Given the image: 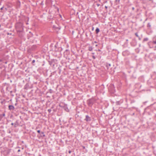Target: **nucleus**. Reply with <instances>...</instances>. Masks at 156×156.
I'll return each instance as SVG.
<instances>
[{
	"label": "nucleus",
	"instance_id": "nucleus-37",
	"mask_svg": "<svg viewBox=\"0 0 156 156\" xmlns=\"http://www.w3.org/2000/svg\"><path fill=\"white\" fill-rule=\"evenodd\" d=\"M5 11L7 10V9L6 8H5Z\"/></svg>",
	"mask_w": 156,
	"mask_h": 156
},
{
	"label": "nucleus",
	"instance_id": "nucleus-24",
	"mask_svg": "<svg viewBox=\"0 0 156 156\" xmlns=\"http://www.w3.org/2000/svg\"><path fill=\"white\" fill-rule=\"evenodd\" d=\"M119 1H120V0H115V2H118V3H119Z\"/></svg>",
	"mask_w": 156,
	"mask_h": 156
},
{
	"label": "nucleus",
	"instance_id": "nucleus-4",
	"mask_svg": "<svg viewBox=\"0 0 156 156\" xmlns=\"http://www.w3.org/2000/svg\"><path fill=\"white\" fill-rule=\"evenodd\" d=\"M37 48V47L36 45H33L29 48L28 51H34L36 50Z\"/></svg>",
	"mask_w": 156,
	"mask_h": 156
},
{
	"label": "nucleus",
	"instance_id": "nucleus-11",
	"mask_svg": "<svg viewBox=\"0 0 156 156\" xmlns=\"http://www.w3.org/2000/svg\"><path fill=\"white\" fill-rule=\"evenodd\" d=\"M147 27L149 29H151V24L150 23H148L147 25Z\"/></svg>",
	"mask_w": 156,
	"mask_h": 156
},
{
	"label": "nucleus",
	"instance_id": "nucleus-6",
	"mask_svg": "<svg viewBox=\"0 0 156 156\" xmlns=\"http://www.w3.org/2000/svg\"><path fill=\"white\" fill-rule=\"evenodd\" d=\"M9 109L10 111H13L14 110L15 108L12 105H9L8 106Z\"/></svg>",
	"mask_w": 156,
	"mask_h": 156
},
{
	"label": "nucleus",
	"instance_id": "nucleus-1",
	"mask_svg": "<svg viewBox=\"0 0 156 156\" xmlns=\"http://www.w3.org/2000/svg\"><path fill=\"white\" fill-rule=\"evenodd\" d=\"M15 28L18 32H21L23 30V24L22 23L18 22L15 24Z\"/></svg>",
	"mask_w": 156,
	"mask_h": 156
},
{
	"label": "nucleus",
	"instance_id": "nucleus-7",
	"mask_svg": "<svg viewBox=\"0 0 156 156\" xmlns=\"http://www.w3.org/2000/svg\"><path fill=\"white\" fill-rule=\"evenodd\" d=\"M53 28L54 30H55L56 31H58L60 30L61 28L59 27H55V26H53Z\"/></svg>",
	"mask_w": 156,
	"mask_h": 156
},
{
	"label": "nucleus",
	"instance_id": "nucleus-52",
	"mask_svg": "<svg viewBox=\"0 0 156 156\" xmlns=\"http://www.w3.org/2000/svg\"><path fill=\"white\" fill-rule=\"evenodd\" d=\"M60 17H61V15H60Z\"/></svg>",
	"mask_w": 156,
	"mask_h": 156
},
{
	"label": "nucleus",
	"instance_id": "nucleus-26",
	"mask_svg": "<svg viewBox=\"0 0 156 156\" xmlns=\"http://www.w3.org/2000/svg\"><path fill=\"white\" fill-rule=\"evenodd\" d=\"M48 111L49 113H50L51 110V109H48Z\"/></svg>",
	"mask_w": 156,
	"mask_h": 156
},
{
	"label": "nucleus",
	"instance_id": "nucleus-28",
	"mask_svg": "<svg viewBox=\"0 0 156 156\" xmlns=\"http://www.w3.org/2000/svg\"><path fill=\"white\" fill-rule=\"evenodd\" d=\"M92 57L94 59H95L96 58L95 56L94 55H93L92 56Z\"/></svg>",
	"mask_w": 156,
	"mask_h": 156
},
{
	"label": "nucleus",
	"instance_id": "nucleus-45",
	"mask_svg": "<svg viewBox=\"0 0 156 156\" xmlns=\"http://www.w3.org/2000/svg\"><path fill=\"white\" fill-rule=\"evenodd\" d=\"M2 60L1 59H0V62H2Z\"/></svg>",
	"mask_w": 156,
	"mask_h": 156
},
{
	"label": "nucleus",
	"instance_id": "nucleus-32",
	"mask_svg": "<svg viewBox=\"0 0 156 156\" xmlns=\"http://www.w3.org/2000/svg\"><path fill=\"white\" fill-rule=\"evenodd\" d=\"M134 9H135V8H134V7H133L132 8V9L133 10H134Z\"/></svg>",
	"mask_w": 156,
	"mask_h": 156
},
{
	"label": "nucleus",
	"instance_id": "nucleus-46",
	"mask_svg": "<svg viewBox=\"0 0 156 156\" xmlns=\"http://www.w3.org/2000/svg\"><path fill=\"white\" fill-rule=\"evenodd\" d=\"M98 46V45H97V44H96V45H95V46Z\"/></svg>",
	"mask_w": 156,
	"mask_h": 156
},
{
	"label": "nucleus",
	"instance_id": "nucleus-8",
	"mask_svg": "<svg viewBox=\"0 0 156 156\" xmlns=\"http://www.w3.org/2000/svg\"><path fill=\"white\" fill-rule=\"evenodd\" d=\"M123 101L122 99L121 100L119 101H117L116 102V105H119L121 104L123 102Z\"/></svg>",
	"mask_w": 156,
	"mask_h": 156
},
{
	"label": "nucleus",
	"instance_id": "nucleus-44",
	"mask_svg": "<svg viewBox=\"0 0 156 156\" xmlns=\"http://www.w3.org/2000/svg\"><path fill=\"white\" fill-rule=\"evenodd\" d=\"M17 103H16V104H15V105H17Z\"/></svg>",
	"mask_w": 156,
	"mask_h": 156
},
{
	"label": "nucleus",
	"instance_id": "nucleus-53",
	"mask_svg": "<svg viewBox=\"0 0 156 156\" xmlns=\"http://www.w3.org/2000/svg\"><path fill=\"white\" fill-rule=\"evenodd\" d=\"M1 119L0 118V120H1Z\"/></svg>",
	"mask_w": 156,
	"mask_h": 156
},
{
	"label": "nucleus",
	"instance_id": "nucleus-5",
	"mask_svg": "<svg viewBox=\"0 0 156 156\" xmlns=\"http://www.w3.org/2000/svg\"><path fill=\"white\" fill-rule=\"evenodd\" d=\"M84 120L86 121L87 122L90 121L91 120V118L88 115H86V118L84 119Z\"/></svg>",
	"mask_w": 156,
	"mask_h": 156
},
{
	"label": "nucleus",
	"instance_id": "nucleus-30",
	"mask_svg": "<svg viewBox=\"0 0 156 156\" xmlns=\"http://www.w3.org/2000/svg\"><path fill=\"white\" fill-rule=\"evenodd\" d=\"M35 62V60H33L32 61V63H34Z\"/></svg>",
	"mask_w": 156,
	"mask_h": 156
},
{
	"label": "nucleus",
	"instance_id": "nucleus-10",
	"mask_svg": "<svg viewBox=\"0 0 156 156\" xmlns=\"http://www.w3.org/2000/svg\"><path fill=\"white\" fill-rule=\"evenodd\" d=\"M95 32L96 34H98L100 32L99 29L98 28H97Z\"/></svg>",
	"mask_w": 156,
	"mask_h": 156
},
{
	"label": "nucleus",
	"instance_id": "nucleus-50",
	"mask_svg": "<svg viewBox=\"0 0 156 156\" xmlns=\"http://www.w3.org/2000/svg\"><path fill=\"white\" fill-rule=\"evenodd\" d=\"M7 34H8H8H9V33H7Z\"/></svg>",
	"mask_w": 156,
	"mask_h": 156
},
{
	"label": "nucleus",
	"instance_id": "nucleus-47",
	"mask_svg": "<svg viewBox=\"0 0 156 156\" xmlns=\"http://www.w3.org/2000/svg\"><path fill=\"white\" fill-rule=\"evenodd\" d=\"M1 12H3V11H2Z\"/></svg>",
	"mask_w": 156,
	"mask_h": 156
},
{
	"label": "nucleus",
	"instance_id": "nucleus-2",
	"mask_svg": "<svg viewBox=\"0 0 156 156\" xmlns=\"http://www.w3.org/2000/svg\"><path fill=\"white\" fill-rule=\"evenodd\" d=\"M96 101V99L94 98L93 97L88 99L87 101V103L89 107L91 108Z\"/></svg>",
	"mask_w": 156,
	"mask_h": 156
},
{
	"label": "nucleus",
	"instance_id": "nucleus-23",
	"mask_svg": "<svg viewBox=\"0 0 156 156\" xmlns=\"http://www.w3.org/2000/svg\"><path fill=\"white\" fill-rule=\"evenodd\" d=\"M5 102V100H3V101H2L1 102V103L2 104H3V103H4Z\"/></svg>",
	"mask_w": 156,
	"mask_h": 156
},
{
	"label": "nucleus",
	"instance_id": "nucleus-18",
	"mask_svg": "<svg viewBox=\"0 0 156 156\" xmlns=\"http://www.w3.org/2000/svg\"><path fill=\"white\" fill-rule=\"evenodd\" d=\"M148 40V39L147 38H145L143 40V42H144L145 41H147Z\"/></svg>",
	"mask_w": 156,
	"mask_h": 156
},
{
	"label": "nucleus",
	"instance_id": "nucleus-31",
	"mask_svg": "<svg viewBox=\"0 0 156 156\" xmlns=\"http://www.w3.org/2000/svg\"><path fill=\"white\" fill-rule=\"evenodd\" d=\"M68 152L69 154H70L71 152V151L70 150H69V151H68Z\"/></svg>",
	"mask_w": 156,
	"mask_h": 156
},
{
	"label": "nucleus",
	"instance_id": "nucleus-19",
	"mask_svg": "<svg viewBox=\"0 0 156 156\" xmlns=\"http://www.w3.org/2000/svg\"><path fill=\"white\" fill-rule=\"evenodd\" d=\"M111 87L112 88V92H113L114 90V85H111Z\"/></svg>",
	"mask_w": 156,
	"mask_h": 156
},
{
	"label": "nucleus",
	"instance_id": "nucleus-20",
	"mask_svg": "<svg viewBox=\"0 0 156 156\" xmlns=\"http://www.w3.org/2000/svg\"><path fill=\"white\" fill-rule=\"evenodd\" d=\"M49 62L50 65H53V66H54V64L53 65L52 64V63H53V62L49 61Z\"/></svg>",
	"mask_w": 156,
	"mask_h": 156
},
{
	"label": "nucleus",
	"instance_id": "nucleus-17",
	"mask_svg": "<svg viewBox=\"0 0 156 156\" xmlns=\"http://www.w3.org/2000/svg\"><path fill=\"white\" fill-rule=\"evenodd\" d=\"M49 1V0H46L45 4L46 5H48V2Z\"/></svg>",
	"mask_w": 156,
	"mask_h": 156
},
{
	"label": "nucleus",
	"instance_id": "nucleus-27",
	"mask_svg": "<svg viewBox=\"0 0 156 156\" xmlns=\"http://www.w3.org/2000/svg\"><path fill=\"white\" fill-rule=\"evenodd\" d=\"M41 5H44V3H43V1H42L41 3Z\"/></svg>",
	"mask_w": 156,
	"mask_h": 156
},
{
	"label": "nucleus",
	"instance_id": "nucleus-12",
	"mask_svg": "<svg viewBox=\"0 0 156 156\" xmlns=\"http://www.w3.org/2000/svg\"><path fill=\"white\" fill-rule=\"evenodd\" d=\"M135 35H136V36L138 37V39H139V40H141V38H140V37L138 36V33H136L135 34Z\"/></svg>",
	"mask_w": 156,
	"mask_h": 156
},
{
	"label": "nucleus",
	"instance_id": "nucleus-22",
	"mask_svg": "<svg viewBox=\"0 0 156 156\" xmlns=\"http://www.w3.org/2000/svg\"><path fill=\"white\" fill-rule=\"evenodd\" d=\"M5 114L3 113L2 114L0 115V116H1L2 118V117L4 116H5Z\"/></svg>",
	"mask_w": 156,
	"mask_h": 156
},
{
	"label": "nucleus",
	"instance_id": "nucleus-39",
	"mask_svg": "<svg viewBox=\"0 0 156 156\" xmlns=\"http://www.w3.org/2000/svg\"><path fill=\"white\" fill-rule=\"evenodd\" d=\"M90 36H91V34H92V33H91V32H90Z\"/></svg>",
	"mask_w": 156,
	"mask_h": 156
},
{
	"label": "nucleus",
	"instance_id": "nucleus-16",
	"mask_svg": "<svg viewBox=\"0 0 156 156\" xmlns=\"http://www.w3.org/2000/svg\"><path fill=\"white\" fill-rule=\"evenodd\" d=\"M111 66V64L109 63H107L106 65V67H107V69H108V67Z\"/></svg>",
	"mask_w": 156,
	"mask_h": 156
},
{
	"label": "nucleus",
	"instance_id": "nucleus-49",
	"mask_svg": "<svg viewBox=\"0 0 156 156\" xmlns=\"http://www.w3.org/2000/svg\"><path fill=\"white\" fill-rule=\"evenodd\" d=\"M78 14V12H77V14Z\"/></svg>",
	"mask_w": 156,
	"mask_h": 156
},
{
	"label": "nucleus",
	"instance_id": "nucleus-33",
	"mask_svg": "<svg viewBox=\"0 0 156 156\" xmlns=\"http://www.w3.org/2000/svg\"><path fill=\"white\" fill-rule=\"evenodd\" d=\"M94 30V27H92V30Z\"/></svg>",
	"mask_w": 156,
	"mask_h": 156
},
{
	"label": "nucleus",
	"instance_id": "nucleus-54",
	"mask_svg": "<svg viewBox=\"0 0 156 156\" xmlns=\"http://www.w3.org/2000/svg\"><path fill=\"white\" fill-rule=\"evenodd\" d=\"M1 47H0V49H1Z\"/></svg>",
	"mask_w": 156,
	"mask_h": 156
},
{
	"label": "nucleus",
	"instance_id": "nucleus-36",
	"mask_svg": "<svg viewBox=\"0 0 156 156\" xmlns=\"http://www.w3.org/2000/svg\"><path fill=\"white\" fill-rule=\"evenodd\" d=\"M11 125H12L13 126L14 125V123H11Z\"/></svg>",
	"mask_w": 156,
	"mask_h": 156
},
{
	"label": "nucleus",
	"instance_id": "nucleus-13",
	"mask_svg": "<svg viewBox=\"0 0 156 156\" xmlns=\"http://www.w3.org/2000/svg\"><path fill=\"white\" fill-rule=\"evenodd\" d=\"M93 50V47L92 46H90L88 47V50L90 51H91Z\"/></svg>",
	"mask_w": 156,
	"mask_h": 156
},
{
	"label": "nucleus",
	"instance_id": "nucleus-3",
	"mask_svg": "<svg viewBox=\"0 0 156 156\" xmlns=\"http://www.w3.org/2000/svg\"><path fill=\"white\" fill-rule=\"evenodd\" d=\"M70 51L69 50L66 49L64 52V57L66 58H67L68 57V55L69 54Z\"/></svg>",
	"mask_w": 156,
	"mask_h": 156
},
{
	"label": "nucleus",
	"instance_id": "nucleus-15",
	"mask_svg": "<svg viewBox=\"0 0 156 156\" xmlns=\"http://www.w3.org/2000/svg\"><path fill=\"white\" fill-rule=\"evenodd\" d=\"M40 134L42 135H41V136L44 137L45 136V135L44 134V132H41Z\"/></svg>",
	"mask_w": 156,
	"mask_h": 156
},
{
	"label": "nucleus",
	"instance_id": "nucleus-43",
	"mask_svg": "<svg viewBox=\"0 0 156 156\" xmlns=\"http://www.w3.org/2000/svg\"><path fill=\"white\" fill-rule=\"evenodd\" d=\"M57 10H58V11L59 9H58V8H57Z\"/></svg>",
	"mask_w": 156,
	"mask_h": 156
},
{
	"label": "nucleus",
	"instance_id": "nucleus-48",
	"mask_svg": "<svg viewBox=\"0 0 156 156\" xmlns=\"http://www.w3.org/2000/svg\"><path fill=\"white\" fill-rule=\"evenodd\" d=\"M86 35L87 36V34H86Z\"/></svg>",
	"mask_w": 156,
	"mask_h": 156
},
{
	"label": "nucleus",
	"instance_id": "nucleus-51",
	"mask_svg": "<svg viewBox=\"0 0 156 156\" xmlns=\"http://www.w3.org/2000/svg\"><path fill=\"white\" fill-rule=\"evenodd\" d=\"M95 42V43H97V42H96V41H95V42Z\"/></svg>",
	"mask_w": 156,
	"mask_h": 156
},
{
	"label": "nucleus",
	"instance_id": "nucleus-21",
	"mask_svg": "<svg viewBox=\"0 0 156 156\" xmlns=\"http://www.w3.org/2000/svg\"><path fill=\"white\" fill-rule=\"evenodd\" d=\"M49 92L50 93H53V90L51 89H50L49 90Z\"/></svg>",
	"mask_w": 156,
	"mask_h": 156
},
{
	"label": "nucleus",
	"instance_id": "nucleus-35",
	"mask_svg": "<svg viewBox=\"0 0 156 156\" xmlns=\"http://www.w3.org/2000/svg\"><path fill=\"white\" fill-rule=\"evenodd\" d=\"M20 149H19V150H18L17 151H18V152H20Z\"/></svg>",
	"mask_w": 156,
	"mask_h": 156
},
{
	"label": "nucleus",
	"instance_id": "nucleus-9",
	"mask_svg": "<svg viewBox=\"0 0 156 156\" xmlns=\"http://www.w3.org/2000/svg\"><path fill=\"white\" fill-rule=\"evenodd\" d=\"M29 87V85L28 83H27L24 86V89L27 90Z\"/></svg>",
	"mask_w": 156,
	"mask_h": 156
},
{
	"label": "nucleus",
	"instance_id": "nucleus-41",
	"mask_svg": "<svg viewBox=\"0 0 156 156\" xmlns=\"http://www.w3.org/2000/svg\"><path fill=\"white\" fill-rule=\"evenodd\" d=\"M83 149H85V147H84V146H83Z\"/></svg>",
	"mask_w": 156,
	"mask_h": 156
},
{
	"label": "nucleus",
	"instance_id": "nucleus-42",
	"mask_svg": "<svg viewBox=\"0 0 156 156\" xmlns=\"http://www.w3.org/2000/svg\"><path fill=\"white\" fill-rule=\"evenodd\" d=\"M7 63V62H5V64H6Z\"/></svg>",
	"mask_w": 156,
	"mask_h": 156
},
{
	"label": "nucleus",
	"instance_id": "nucleus-40",
	"mask_svg": "<svg viewBox=\"0 0 156 156\" xmlns=\"http://www.w3.org/2000/svg\"><path fill=\"white\" fill-rule=\"evenodd\" d=\"M97 6H99V4H97Z\"/></svg>",
	"mask_w": 156,
	"mask_h": 156
},
{
	"label": "nucleus",
	"instance_id": "nucleus-29",
	"mask_svg": "<svg viewBox=\"0 0 156 156\" xmlns=\"http://www.w3.org/2000/svg\"><path fill=\"white\" fill-rule=\"evenodd\" d=\"M4 8V6H3L2 7V8H1L0 9L1 10H3V9Z\"/></svg>",
	"mask_w": 156,
	"mask_h": 156
},
{
	"label": "nucleus",
	"instance_id": "nucleus-34",
	"mask_svg": "<svg viewBox=\"0 0 156 156\" xmlns=\"http://www.w3.org/2000/svg\"><path fill=\"white\" fill-rule=\"evenodd\" d=\"M105 8L106 9H107V8H108V7H107V6H105Z\"/></svg>",
	"mask_w": 156,
	"mask_h": 156
},
{
	"label": "nucleus",
	"instance_id": "nucleus-38",
	"mask_svg": "<svg viewBox=\"0 0 156 156\" xmlns=\"http://www.w3.org/2000/svg\"><path fill=\"white\" fill-rule=\"evenodd\" d=\"M54 108V106H52V107H51V108L52 109V108Z\"/></svg>",
	"mask_w": 156,
	"mask_h": 156
},
{
	"label": "nucleus",
	"instance_id": "nucleus-25",
	"mask_svg": "<svg viewBox=\"0 0 156 156\" xmlns=\"http://www.w3.org/2000/svg\"><path fill=\"white\" fill-rule=\"evenodd\" d=\"M37 132L39 133L40 134L41 133V131L40 130H37Z\"/></svg>",
	"mask_w": 156,
	"mask_h": 156
},
{
	"label": "nucleus",
	"instance_id": "nucleus-14",
	"mask_svg": "<svg viewBox=\"0 0 156 156\" xmlns=\"http://www.w3.org/2000/svg\"><path fill=\"white\" fill-rule=\"evenodd\" d=\"M153 40V43L154 44H156V37L154 38Z\"/></svg>",
	"mask_w": 156,
	"mask_h": 156
}]
</instances>
